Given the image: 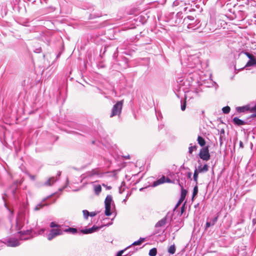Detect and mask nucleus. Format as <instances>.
<instances>
[{"instance_id": "nucleus-19", "label": "nucleus", "mask_w": 256, "mask_h": 256, "mask_svg": "<svg viewBox=\"0 0 256 256\" xmlns=\"http://www.w3.org/2000/svg\"><path fill=\"white\" fill-rule=\"evenodd\" d=\"M64 232H69L72 234H76L77 232V230L75 228H69L63 230Z\"/></svg>"}, {"instance_id": "nucleus-15", "label": "nucleus", "mask_w": 256, "mask_h": 256, "mask_svg": "<svg viewBox=\"0 0 256 256\" xmlns=\"http://www.w3.org/2000/svg\"><path fill=\"white\" fill-rule=\"evenodd\" d=\"M244 54L248 57V58L250 59L249 60L251 61L252 62H256V60L255 57L251 54L245 52H244Z\"/></svg>"}, {"instance_id": "nucleus-11", "label": "nucleus", "mask_w": 256, "mask_h": 256, "mask_svg": "<svg viewBox=\"0 0 256 256\" xmlns=\"http://www.w3.org/2000/svg\"><path fill=\"white\" fill-rule=\"evenodd\" d=\"M167 222V217L165 216L159 220L155 225L156 228L162 227L165 226Z\"/></svg>"}, {"instance_id": "nucleus-16", "label": "nucleus", "mask_w": 256, "mask_h": 256, "mask_svg": "<svg viewBox=\"0 0 256 256\" xmlns=\"http://www.w3.org/2000/svg\"><path fill=\"white\" fill-rule=\"evenodd\" d=\"M198 144L201 146H204L205 145V144H206L205 140H204V138H202L200 136H198Z\"/></svg>"}, {"instance_id": "nucleus-42", "label": "nucleus", "mask_w": 256, "mask_h": 256, "mask_svg": "<svg viewBox=\"0 0 256 256\" xmlns=\"http://www.w3.org/2000/svg\"><path fill=\"white\" fill-rule=\"evenodd\" d=\"M188 18L190 20H193L194 19L193 17L192 16H188Z\"/></svg>"}, {"instance_id": "nucleus-49", "label": "nucleus", "mask_w": 256, "mask_h": 256, "mask_svg": "<svg viewBox=\"0 0 256 256\" xmlns=\"http://www.w3.org/2000/svg\"><path fill=\"white\" fill-rule=\"evenodd\" d=\"M60 172H59V173H58V176H60Z\"/></svg>"}, {"instance_id": "nucleus-29", "label": "nucleus", "mask_w": 256, "mask_h": 256, "mask_svg": "<svg viewBox=\"0 0 256 256\" xmlns=\"http://www.w3.org/2000/svg\"><path fill=\"white\" fill-rule=\"evenodd\" d=\"M218 216H217L214 218H212L210 222H211L212 224L214 226L218 220Z\"/></svg>"}, {"instance_id": "nucleus-38", "label": "nucleus", "mask_w": 256, "mask_h": 256, "mask_svg": "<svg viewBox=\"0 0 256 256\" xmlns=\"http://www.w3.org/2000/svg\"><path fill=\"white\" fill-rule=\"evenodd\" d=\"M96 212H90V214H89V216H94L96 215Z\"/></svg>"}, {"instance_id": "nucleus-21", "label": "nucleus", "mask_w": 256, "mask_h": 256, "mask_svg": "<svg viewBox=\"0 0 256 256\" xmlns=\"http://www.w3.org/2000/svg\"><path fill=\"white\" fill-rule=\"evenodd\" d=\"M168 252L170 254H174L176 252V248L174 245H172L168 248Z\"/></svg>"}, {"instance_id": "nucleus-36", "label": "nucleus", "mask_w": 256, "mask_h": 256, "mask_svg": "<svg viewBox=\"0 0 256 256\" xmlns=\"http://www.w3.org/2000/svg\"><path fill=\"white\" fill-rule=\"evenodd\" d=\"M186 191L184 189H182V197H185Z\"/></svg>"}, {"instance_id": "nucleus-2", "label": "nucleus", "mask_w": 256, "mask_h": 256, "mask_svg": "<svg viewBox=\"0 0 256 256\" xmlns=\"http://www.w3.org/2000/svg\"><path fill=\"white\" fill-rule=\"evenodd\" d=\"M123 104V100L118 102L113 106L110 117L112 118L115 116L120 115L121 113Z\"/></svg>"}, {"instance_id": "nucleus-34", "label": "nucleus", "mask_w": 256, "mask_h": 256, "mask_svg": "<svg viewBox=\"0 0 256 256\" xmlns=\"http://www.w3.org/2000/svg\"><path fill=\"white\" fill-rule=\"evenodd\" d=\"M212 226L213 225L212 224L211 222H207L206 224V229Z\"/></svg>"}, {"instance_id": "nucleus-26", "label": "nucleus", "mask_w": 256, "mask_h": 256, "mask_svg": "<svg viewBox=\"0 0 256 256\" xmlns=\"http://www.w3.org/2000/svg\"><path fill=\"white\" fill-rule=\"evenodd\" d=\"M230 108L228 106L224 107L222 109V112L224 114H228L230 111Z\"/></svg>"}, {"instance_id": "nucleus-28", "label": "nucleus", "mask_w": 256, "mask_h": 256, "mask_svg": "<svg viewBox=\"0 0 256 256\" xmlns=\"http://www.w3.org/2000/svg\"><path fill=\"white\" fill-rule=\"evenodd\" d=\"M196 146H190L188 148V152L190 154H192L194 150H196Z\"/></svg>"}, {"instance_id": "nucleus-50", "label": "nucleus", "mask_w": 256, "mask_h": 256, "mask_svg": "<svg viewBox=\"0 0 256 256\" xmlns=\"http://www.w3.org/2000/svg\"><path fill=\"white\" fill-rule=\"evenodd\" d=\"M130 246H128V247L127 248H130Z\"/></svg>"}, {"instance_id": "nucleus-48", "label": "nucleus", "mask_w": 256, "mask_h": 256, "mask_svg": "<svg viewBox=\"0 0 256 256\" xmlns=\"http://www.w3.org/2000/svg\"><path fill=\"white\" fill-rule=\"evenodd\" d=\"M222 132H224V130H222Z\"/></svg>"}, {"instance_id": "nucleus-3", "label": "nucleus", "mask_w": 256, "mask_h": 256, "mask_svg": "<svg viewBox=\"0 0 256 256\" xmlns=\"http://www.w3.org/2000/svg\"><path fill=\"white\" fill-rule=\"evenodd\" d=\"M199 156L204 160L208 161L210 160V156L208 146L204 147L200 149Z\"/></svg>"}, {"instance_id": "nucleus-9", "label": "nucleus", "mask_w": 256, "mask_h": 256, "mask_svg": "<svg viewBox=\"0 0 256 256\" xmlns=\"http://www.w3.org/2000/svg\"><path fill=\"white\" fill-rule=\"evenodd\" d=\"M20 244L19 242L15 238H10L7 240V245L10 246H16Z\"/></svg>"}, {"instance_id": "nucleus-41", "label": "nucleus", "mask_w": 256, "mask_h": 256, "mask_svg": "<svg viewBox=\"0 0 256 256\" xmlns=\"http://www.w3.org/2000/svg\"><path fill=\"white\" fill-rule=\"evenodd\" d=\"M44 231V228H42L41 229L39 232H38V234H42Z\"/></svg>"}, {"instance_id": "nucleus-31", "label": "nucleus", "mask_w": 256, "mask_h": 256, "mask_svg": "<svg viewBox=\"0 0 256 256\" xmlns=\"http://www.w3.org/2000/svg\"><path fill=\"white\" fill-rule=\"evenodd\" d=\"M50 226L54 228H60V226L56 224L54 222H52L50 224Z\"/></svg>"}, {"instance_id": "nucleus-14", "label": "nucleus", "mask_w": 256, "mask_h": 256, "mask_svg": "<svg viewBox=\"0 0 256 256\" xmlns=\"http://www.w3.org/2000/svg\"><path fill=\"white\" fill-rule=\"evenodd\" d=\"M94 191L96 194L98 195L102 191L101 186L100 184L94 185Z\"/></svg>"}, {"instance_id": "nucleus-10", "label": "nucleus", "mask_w": 256, "mask_h": 256, "mask_svg": "<svg viewBox=\"0 0 256 256\" xmlns=\"http://www.w3.org/2000/svg\"><path fill=\"white\" fill-rule=\"evenodd\" d=\"M236 111L238 112H242L246 111H250L251 112V107L249 105H246L244 106L237 107Z\"/></svg>"}, {"instance_id": "nucleus-12", "label": "nucleus", "mask_w": 256, "mask_h": 256, "mask_svg": "<svg viewBox=\"0 0 256 256\" xmlns=\"http://www.w3.org/2000/svg\"><path fill=\"white\" fill-rule=\"evenodd\" d=\"M57 179L55 177H51L49 178L45 182L44 185L46 186H50L54 184Z\"/></svg>"}, {"instance_id": "nucleus-40", "label": "nucleus", "mask_w": 256, "mask_h": 256, "mask_svg": "<svg viewBox=\"0 0 256 256\" xmlns=\"http://www.w3.org/2000/svg\"><path fill=\"white\" fill-rule=\"evenodd\" d=\"M178 4V0H175L173 3V5L174 6H176Z\"/></svg>"}, {"instance_id": "nucleus-35", "label": "nucleus", "mask_w": 256, "mask_h": 256, "mask_svg": "<svg viewBox=\"0 0 256 256\" xmlns=\"http://www.w3.org/2000/svg\"><path fill=\"white\" fill-rule=\"evenodd\" d=\"M251 112H255L256 116V105L254 106L251 107Z\"/></svg>"}, {"instance_id": "nucleus-33", "label": "nucleus", "mask_w": 256, "mask_h": 256, "mask_svg": "<svg viewBox=\"0 0 256 256\" xmlns=\"http://www.w3.org/2000/svg\"><path fill=\"white\" fill-rule=\"evenodd\" d=\"M186 102H184L183 104H181V110L184 111L186 110Z\"/></svg>"}, {"instance_id": "nucleus-6", "label": "nucleus", "mask_w": 256, "mask_h": 256, "mask_svg": "<svg viewBox=\"0 0 256 256\" xmlns=\"http://www.w3.org/2000/svg\"><path fill=\"white\" fill-rule=\"evenodd\" d=\"M198 162L200 165H199L198 168H196L195 170L198 173H204L208 171V166L207 164H205L204 166H202L200 160H198Z\"/></svg>"}, {"instance_id": "nucleus-47", "label": "nucleus", "mask_w": 256, "mask_h": 256, "mask_svg": "<svg viewBox=\"0 0 256 256\" xmlns=\"http://www.w3.org/2000/svg\"><path fill=\"white\" fill-rule=\"evenodd\" d=\"M126 158H130V156H126Z\"/></svg>"}, {"instance_id": "nucleus-39", "label": "nucleus", "mask_w": 256, "mask_h": 256, "mask_svg": "<svg viewBox=\"0 0 256 256\" xmlns=\"http://www.w3.org/2000/svg\"><path fill=\"white\" fill-rule=\"evenodd\" d=\"M102 186L104 187H106V190H110L112 188V187L110 186H107L106 185L104 184H102Z\"/></svg>"}, {"instance_id": "nucleus-43", "label": "nucleus", "mask_w": 256, "mask_h": 256, "mask_svg": "<svg viewBox=\"0 0 256 256\" xmlns=\"http://www.w3.org/2000/svg\"><path fill=\"white\" fill-rule=\"evenodd\" d=\"M188 176H189V178H190V176H191V173L190 172L188 174Z\"/></svg>"}, {"instance_id": "nucleus-27", "label": "nucleus", "mask_w": 256, "mask_h": 256, "mask_svg": "<svg viewBox=\"0 0 256 256\" xmlns=\"http://www.w3.org/2000/svg\"><path fill=\"white\" fill-rule=\"evenodd\" d=\"M256 64V62H252L251 61L249 60L248 62L246 64L244 68L246 67H249L251 66H253Z\"/></svg>"}, {"instance_id": "nucleus-18", "label": "nucleus", "mask_w": 256, "mask_h": 256, "mask_svg": "<svg viewBox=\"0 0 256 256\" xmlns=\"http://www.w3.org/2000/svg\"><path fill=\"white\" fill-rule=\"evenodd\" d=\"M145 240V238H140L138 240L134 242L132 246L140 245Z\"/></svg>"}, {"instance_id": "nucleus-24", "label": "nucleus", "mask_w": 256, "mask_h": 256, "mask_svg": "<svg viewBox=\"0 0 256 256\" xmlns=\"http://www.w3.org/2000/svg\"><path fill=\"white\" fill-rule=\"evenodd\" d=\"M198 172L196 170H194V180L196 184H198Z\"/></svg>"}, {"instance_id": "nucleus-37", "label": "nucleus", "mask_w": 256, "mask_h": 256, "mask_svg": "<svg viewBox=\"0 0 256 256\" xmlns=\"http://www.w3.org/2000/svg\"><path fill=\"white\" fill-rule=\"evenodd\" d=\"M124 252V250H122L118 252V253L117 254L116 256H122V254H123Z\"/></svg>"}, {"instance_id": "nucleus-46", "label": "nucleus", "mask_w": 256, "mask_h": 256, "mask_svg": "<svg viewBox=\"0 0 256 256\" xmlns=\"http://www.w3.org/2000/svg\"><path fill=\"white\" fill-rule=\"evenodd\" d=\"M253 222H256V220H253Z\"/></svg>"}, {"instance_id": "nucleus-8", "label": "nucleus", "mask_w": 256, "mask_h": 256, "mask_svg": "<svg viewBox=\"0 0 256 256\" xmlns=\"http://www.w3.org/2000/svg\"><path fill=\"white\" fill-rule=\"evenodd\" d=\"M24 226L23 216H19L16 218V227L18 230H20Z\"/></svg>"}, {"instance_id": "nucleus-45", "label": "nucleus", "mask_w": 256, "mask_h": 256, "mask_svg": "<svg viewBox=\"0 0 256 256\" xmlns=\"http://www.w3.org/2000/svg\"><path fill=\"white\" fill-rule=\"evenodd\" d=\"M188 28H190V24H188Z\"/></svg>"}, {"instance_id": "nucleus-1", "label": "nucleus", "mask_w": 256, "mask_h": 256, "mask_svg": "<svg viewBox=\"0 0 256 256\" xmlns=\"http://www.w3.org/2000/svg\"><path fill=\"white\" fill-rule=\"evenodd\" d=\"M112 198L110 195H108L104 200L105 212L104 214L106 216L111 215V208L112 204Z\"/></svg>"}, {"instance_id": "nucleus-7", "label": "nucleus", "mask_w": 256, "mask_h": 256, "mask_svg": "<svg viewBox=\"0 0 256 256\" xmlns=\"http://www.w3.org/2000/svg\"><path fill=\"white\" fill-rule=\"evenodd\" d=\"M166 182H170L171 180H170L168 178H166L164 176H162V178H160V179L158 180H157L155 181L153 183V186H156L158 185H160V184H164Z\"/></svg>"}, {"instance_id": "nucleus-5", "label": "nucleus", "mask_w": 256, "mask_h": 256, "mask_svg": "<svg viewBox=\"0 0 256 256\" xmlns=\"http://www.w3.org/2000/svg\"><path fill=\"white\" fill-rule=\"evenodd\" d=\"M31 230H26V231H20L18 234H20V238L21 240H26L30 238H31L30 234Z\"/></svg>"}, {"instance_id": "nucleus-20", "label": "nucleus", "mask_w": 256, "mask_h": 256, "mask_svg": "<svg viewBox=\"0 0 256 256\" xmlns=\"http://www.w3.org/2000/svg\"><path fill=\"white\" fill-rule=\"evenodd\" d=\"M46 204H43L42 202H40L38 204L35 208H34V210L36 211L40 210V208H42L43 206H46Z\"/></svg>"}, {"instance_id": "nucleus-32", "label": "nucleus", "mask_w": 256, "mask_h": 256, "mask_svg": "<svg viewBox=\"0 0 256 256\" xmlns=\"http://www.w3.org/2000/svg\"><path fill=\"white\" fill-rule=\"evenodd\" d=\"M100 227L99 226H93L92 228V232H96L98 230L100 229Z\"/></svg>"}, {"instance_id": "nucleus-30", "label": "nucleus", "mask_w": 256, "mask_h": 256, "mask_svg": "<svg viewBox=\"0 0 256 256\" xmlns=\"http://www.w3.org/2000/svg\"><path fill=\"white\" fill-rule=\"evenodd\" d=\"M84 216V218L87 219L89 216L90 212L87 210H84L82 211Z\"/></svg>"}, {"instance_id": "nucleus-44", "label": "nucleus", "mask_w": 256, "mask_h": 256, "mask_svg": "<svg viewBox=\"0 0 256 256\" xmlns=\"http://www.w3.org/2000/svg\"><path fill=\"white\" fill-rule=\"evenodd\" d=\"M242 142H240V146H242Z\"/></svg>"}, {"instance_id": "nucleus-13", "label": "nucleus", "mask_w": 256, "mask_h": 256, "mask_svg": "<svg viewBox=\"0 0 256 256\" xmlns=\"http://www.w3.org/2000/svg\"><path fill=\"white\" fill-rule=\"evenodd\" d=\"M234 123L237 126H242L245 124V122L242 120L239 119L236 117L233 118Z\"/></svg>"}, {"instance_id": "nucleus-51", "label": "nucleus", "mask_w": 256, "mask_h": 256, "mask_svg": "<svg viewBox=\"0 0 256 256\" xmlns=\"http://www.w3.org/2000/svg\"><path fill=\"white\" fill-rule=\"evenodd\" d=\"M32 178L34 179V176H32Z\"/></svg>"}, {"instance_id": "nucleus-23", "label": "nucleus", "mask_w": 256, "mask_h": 256, "mask_svg": "<svg viewBox=\"0 0 256 256\" xmlns=\"http://www.w3.org/2000/svg\"><path fill=\"white\" fill-rule=\"evenodd\" d=\"M81 232L84 234H92L93 232L92 228H90L82 230Z\"/></svg>"}, {"instance_id": "nucleus-17", "label": "nucleus", "mask_w": 256, "mask_h": 256, "mask_svg": "<svg viewBox=\"0 0 256 256\" xmlns=\"http://www.w3.org/2000/svg\"><path fill=\"white\" fill-rule=\"evenodd\" d=\"M87 174L89 176H92L95 175H98L99 174L97 170L94 169L92 170V171L88 172Z\"/></svg>"}, {"instance_id": "nucleus-25", "label": "nucleus", "mask_w": 256, "mask_h": 256, "mask_svg": "<svg viewBox=\"0 0 256 256\" xmlns=\"http://www.w3.org/2000/svg\"><path fill=\"white\" fill-rule=\"evenodd\" d=\"M198 192V186L196 185L194 188V190H193V193H192V199L194 198L197 194Z\"/></svg>"}, {"instance_id": "nucleus-4", "label": "nucleus", "mask_w": 256, "mask_h": 256, "mask_svg": "<svg viewBox=\"0 0 256 256\" xmlns=\"http://www.w3.org/2000/svg\"><path fill=\"white\" fill-rule=\"evenodd\" d=\"M63 230L60 228L52 229L48 235V239L51 240L56 236L63 234Z\"/></svg>"}, {"instance_id": "nucleus-22", "label": "nucleus", "mask_w": 256, "mask_h": 256, "mask_svg": "<svg viewBox=\"0 0 256 256\" xmlns=\"http://www.w3.org/2000/svg\"><path fill=\"white\" fill-rule=\"evenodd\" d=\"M157 253V250L156 248H153L149 251V255L150 256H156Z\"/></svg>"}]
</instances>
